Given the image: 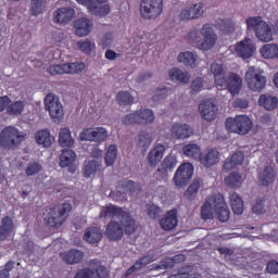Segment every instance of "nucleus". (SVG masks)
<instances>
[{
  "label": "nucleus",
  "instance_id": "4be33fe9",
  "mask_svg": "<svg viewBox=\"0 0 278 278\" xmlns=\"http://www.w3.org/2000/svg\"><path fill=\"white\" fill-rule=\"evenodd\" d=\"M216 195L207 198L201 208V217L203 220H212L214 212H216Z\"/></svg>",
  "mask_w": 278,
  "mask_h": 278
},
{
  "label": "nucleus",
  "instance_id": "f03ea898",
  "mask_svg": "<svg viewBox=\"0 0 278 278\" xmlns=\"http://www.w3.org/2000/svg\"><path fill=\"white\" fill-rule=\"evenodd\" d=\"M100 218H118L128 236L136 232V220H134L131 214L123 210V207L112 204L103 206L100 212Z\"/></svg>",
  "mask_w": 278,
  "mask_h": 278
},
{
  "label": "nucleus",
  "instance_id": "f8f14e48",
  "mask_svg": "<svg viewBox=\"0 0 278 278\" xmlns=\"http://www.w3.org/2000/svg\"><path fill=\"white\" fill-rule=\"evenodd\" d=\"M194 174V167L190 163L181 164L174 175V184L177 188H184L188 186L192 175Z\"/></svg>",
  "mask_w": 278,
  "mask_h": 278
},
{
  "label": "nucleus",
  "instance_id": "0eeeda50",
  "mask_svg": "<svg viewBox=\"0 0 278 278\" xmlns=\"http://www.w3.org/2000/svg\"><path fill=\"white\" fill-rule=\"evenodd\" d=\"M45 108L49 112L53 123H62L64 119V106L60 102V97L48 93L45 98Z\"/></svg>",
  "mask_w": 278,
  "mask_h": 278
},
{
  "label": "nucleus",
  "instance_id": "20e7f679",
  "mask_svg": "<svg viewBox=\"0 0 278 278\" xmlns=\"http://www.w3.org/2000/svg\"><path fill=\"white\" fill-rule=\"evenodd\" d=\"M248 31H254L255 38L260 42H271L273 26H270L262 16L248 17L245 20Z\"/></svg>",
  "mask_w": 278,
  "mask_h": 278
},
{
  "label": "nucleus",
  "instance_id": "423d86ee",
  "mask_svg": "<svg viewBox=\"0 0 278 278\" xmlns=\"http://www.w3.org/2000/svg\"><path fill=\"white\" fill-rule=\"evenodd\" d=\"M71 210H73V206L67 203L54 206L45 218L47 225H49V227H54L55 229H58V227H62Z\"/></svg>",
  "mask_w": 278,
  "mask_h": 278
},
{
  "label": "nucleus",
  "instance_id": "1a4fd4ad",
  "mask_svg": "<svg viewBox=\"0 0 278 278\" xmlns=\"http://www.w3.org/2000/svg\"><path fill=\"white\" fill-rule=\"evenodd\" d=\"M163 10L164 2L162 0H142L140 3L141 16L148 21L157 18Z\"/></svg>",
  "mask_w": 278,
  "mask_h": 278
},
{
  "label": "nucleus",
  "instance_id": "c03bdc74",
  "mask_svg": "<svg viewBox=\"0 0 278 278\" xmlns=\"http://www.w3.org/2000/svg\"><path fill=\"white\" fill-rule=\"evenodd\" d=\"M101 162L92 160L85 162L84 175L85 177H92L97 170H101Z\"/></svg>",
  "mask_w": 278,
  "mask_h": 278
},
{
  "label": "nucleus",
  "instance_id": "680f3d73",
  "mask_svg": "<svg viewBox=\"0 0 278 278\" xmlns=\"http://www.w3.org/2000/svg\"><path fill=\"white\" fill-rule=\"evenodd\" d=\"M78 48L83 51V53L90 55V53L94 51V42L90 40L78 41Z\"/></svg>",
  "mask_w": 278,
  "mask_h": 278
},
{
  "label": "nucleus",
  "instance_id": "864d4df0",
  "mask_svg": "<svg viewBox=\"0 0 278 278\" xmlns=\"http://www.w3.org/2000/svg\"><path fill=\"white\" fill-rule=\"evenodd\" d=\"M23 110H25V103H23V101H16L7 108L8 114L13 116L23 114Z\"/></svg>",
  "mask_w": 278,
  "mask_h": 278
},
{
  "label": "nucleus",
  "instance_id": "7ed1b4c3",
  "mask_svg": "<svg viewBox=\"0 0 278 278\" xmlns=\"http://www.w3.org/2000/svg\"><path fill=\"white\" fill-rule=\"evenodd\" d=\"M29 138L27 130L21 131L16 127L8 126L0 132V147L7 151H14Z\"/></svg>",
  "mask_w": 278,
  "mask_h": 278
},
{
  "label": "nucleus",
  "instance_id": "412c9836",
  "mask_svg": "<svg viewBox=\"0 0 278 278\" xmlns=\"http://www.w3.org/2000/svg\"><path fill=\"white\" fill-rule=\"evenodd\" d=\"M54 23L66 24L75 18V9L60 8L53 13Z\"/></svg>",
  "mask_w": 278,
  "mask_h": 278
},
{
  "label": "nucleus",
  "instance_id": "6e6552de",
  "mask_svg": "<svg viewBox=\"0 0 278 278\" xmlns=\"http://www.w3.org/2000/svg\"><path fill=\"white\" fill-rule=\"evenodd\" d=\"M247 86L252 92H262L266 88V76L255 66L250 67L245 73Z\"/></svg>",
  "mask_w": 278,
  "mask_h": 278
},
{
  "label": "nucleus",
  "instance_id": "4d7b16f0",
  "mask_svg": "<svg viewBox=\"0 0 278 278\" xmlns=\"http://www.w3.org/2000/svg\"><path fill=\"white\" fill-rule=\"evenodd\" d=\"M46 3L47 0H31L30 12L33 16H38V14H42V10Z\"/></svg>",
  "mask_w": 278,
  "mask_h": 278
},
{
  "label": "nucleus",
  "instance_id": "58836bf2",
  "mask_svg": "<svg viewBox=\"0 0 278 278\" xmlns=\"http://www.w3.org/2000/svg\"><path fill=\"white\" fill-rule=\"evenodd\" d=\"M201 188V179L195 178L192 184L185 191V198L187 201H194L197 194H199V189Z\"/></svg>",
  "mask_w": 278,
  "mask_h": 278
},
{
  "label": "nucleus",
  "instance_id": "c756f323",
  "mask_svg": "<svg viewBox=\"0 0 278 278\" xmlns=\"http://www.w3.org/2000/svg\"><path fill=\"white\" fill-rule=\"evenodd\" d=\"M225 84H227V88L232 97L240 94L242 90V78L239 75L230 74Z\"/></svg>",
  "mask_w": 278,
  "mask_h": 278
},
{
  "label": "nucleus",
  "instance_id": "09e8293b",
  "mask_svg": "<svg viewBox=\"0 0 278 278\" xmlns=\"http://www.w3.org/2000/svg\"><path fill=\"white\" fill-rule=\"evenodd\" d=\"M226 186L229 188H239L242 186V175L238 173H231L228 177L225 178Z\"/></svg>",
  "mask_w": 278,
  "mask_h": 278
},
{
  "label": "nucleus",
  "instance_id": "052dcab7",
  "mask_svg": "<svg viewBox=\"0 0 278 278\" xmlns=\"http://www.w3.org/2000/svg\"><path fill=\"white\" fill-rule=\"evenodd\" d=\"M160 166L167 170V173H170V170L177 166V159L173 155H168L164 159Z\"/></svg>",
  "mask_w": 278,
  "mask_h": 278
},
{
  "label": "nucleus",
  "instance_id": "5701e85b",
  "mask_svg": "<svg viewBox=\"0 0 278 278\" xmlns=\"http://www.w3.org/2000/svg\"><path fill=\"white\" fill-rule=\"evenodd\" d=\"M84 240L89 244H99V241L103 240V231L99 227H88L85 229Z\"/></svg>",
  "mask_w": 278,
  "mask_h": 278
},
{
  "label": "nucleus",
  "instance_id": "f257e3e1",
  "mask_svg": "<svg viewBox=\"0 0 278 278\" xmlns=\"http://www.w3.org/2000/svg\"><path fill=\"white\" fill-rule=\"evenodd\" d=\"M187 40L197 45L200 51H210L216 46L218 35H216L211 24H204L201 30L199 28H191L187 34Z\"/></svg>",
  "mask_w": 278,
  "mask_h": 278
},
{
  "label": "nucleus",
  "instance_id": "c9c22d12",
  "mask_svg": "<svg viewBox=\"0 0 278 278\" xmlns=\"http://www.w3.org/2000/svg\"><path fill=\"white\" fill-rule=\"evenodd\" d=\"M261 55L265 60H275L278 59V45L277 43H267L261 48Z\"/></svg>",
  "mask_w": 278,
  "mask_h": 278
},
{
  "label": "nucleus",
  "instance_id": "7c9ffc66",
  "mask_svg": "<svg viewBox=\"0 0 278 278\" xmlns=\"http://www.w3.org/2000/svg\"><path fill=\"white\" fill-rule=\"evenodd\" d=\"M211 73L214 75L215 84L217 86H225L227 84V78H225L226 71L223 64L213 63L210 67Z\"/></svg>",
  "mask_w": 278,
  "mask_h": 278
},
{
  "label": "nucleus",
  "instance_id": "9d476101",
  "mask_svg": "<svg viewBox=\"0 0 278 278\" xmlns=\"http://www.w3.org/2000/svg\"><path fill=\"white\" fill-rule=\"evenodd\" d=\"M110 271L108 267L101 265L98 261H91L89 268L80 269L74 278H108Z\"/></svg>",
  "mask_w": 278,
  "mask_h": 278
},
{
  "label": "nucleus",
  "instance_id": "338daca9",
  "mask_svg": "<svg viewBox=\"0 0 278 278\" xmlns=\"http://www.w3.org/2000/svg\"><path fill=\"white\" fill-rule=\"evenodd\" d=\"M201 88H203V78H195L191 83L192 92H201Z\"/></svg>",
  "mask_w": 278,
  "mask_h": 278
},
{
  "label": "nucleus",
  "instance_id": "8fccbe9b",
  "mask_svg": "<svg viewBox=\"0 0 278 278\" xmlns=\"http://www.w3.org/2000/svg\"><path fill=\"white\" fill-rule=\"evenodd\" d=\"M65 73L70 75H75L77 73H81L86 68V64L84 63H65L63 64Z\"/></svg>",
  "mask_w": 278,
  "mask_h": 278
},
{
  "label": "nucleus",
  "instance_id": "a878e982",
  "mask_svg": "<svg viewBox=\"0 0 278 278\" xmlns=\"http://www.w3.org/2000/svg\"><path fill=\"white\" fill-rule=\"evenodd\" d=\"M14 231V220L10 216L2 217L0 222V240H8Z\"/></svg>",
  "mask_w": 278,
  "mask_h": 278
},
{
  "label": "nucleus",
  "instance_id": "4c0bfd02",
  "mask_svg": "<svg viewBox=\"0 0 278 278\" xmlns=\"http://www.w3.org/2000/svg\"><path fill=\"white\" fill-rule=\"evenodd\" d=\"M153 142V138L147 130H141L137 137V147L138 149H142V151H147L151 143Z\"/></svg>",
  "mask_w": 278,
  "mask_h": 278
},
{
  "label": "nucleus",
  "instance_id": "37998d69",
  "mask_svg": "<svg viewBox=\"0 0 278 278\" xmlns=\"http://www.w3.org/2000/svg\"><path fill=\"white\" fill-rule=\"evenodd\" d=\"M169 77L174 81H180V84H188L190 81V76L188 73H184L177 67H174L169 71Z\"/></svg>",
  "mask_w": 278,
  "mask_h": 278
},
{
  "label": "nucleus",
  "instance_id": "dca6fc26",
  "mask_svg": "<svg viewBox=\"0 0 278 278\" xmlns=\"http://www.w3.org/2000/svg\"><path fill=\"white\" fill-rule=\"evenodd\" d=\"M236 52L240 58H243V60H249V58H252L253 53H255V43H253V39L245 38L240 41L236 46Z\"/></svg>",
  "mask_w": 278,
  "mask_h": 278
},
{
  "label": "nucleus",
  "instance_id": "ea45409f",
  "mask_svg": "<svg viewBox=\"0 0 278 278\" xmlns=\"http://www.w3.org/2000/svg\"><path fill=\"white\" fill-rule=\"evenodd\" d=\"M59 144L61 147H73L75 139L71 136L68 128H62L59 132Z\"/></svg>",
  "mask_w": 278,
  "mask_h": 278
},
{
  "label": "nucleus",
  "instance_id": "a19ab883",
  "mask_svg": "<svg viewBox=\"0 0 278 278\" xmlns=\"http://www.w3.org/2000/svg\"><path fill=\"white\" fill-rule=\"evenodd\" d=\"M258 179L262 186H270V184L275 181V170L273 167H265L264 170L258 175Z\"/></svg>",
  "mask_w": 278,
  "mask_h": 278
},
{
  "label": "nucleus",
  "instance_id": "a211bd4d",
  "mask_svg": "<svg viewBox=\"0 0 278 278\" xmlns=\"http://www.w3.org/2000/svg\"><path fill=\"white\" fill-rule=\"evenodd\" d=\"M199 162L204 168H212V166H216L220 162V152L211 149L200 155Z\"/></svg>",
  "mask_w": 278,
  "mask_h": 278
},
{
  "label": "nucleus",
  "instance_id": "2eb2a0df",
  "mask_svg": "<svg viewBox=\"0 0 278 278\" xmlns=\"http://www.w3.org/2000/svg\"><path fill=\"white\" fill-rule=\"evenodd\" d=\"M77 157V154H75V151L71 149L62 150V153L60 155V166L61 168H68V172L72 174H75L77 170V167H75V160Z\"/></svg>",
  "mask_w": 278,
  "mask_h": 278
},
{
  "label": "nucleus",
  "instance_id": "774afa93",
  "mask_svg": "<svg viewBox=\"0 0 278 278\" xmlns=\"http://www.w3.org/2000/svg\"><path fill=\"white\" fill-rule=\"evenodd\" d=\"M266 270L270 275H277L278 274V262L277 261H269L267 263Z\"/></svg>",
  "mask_w": 278,
  "mask_h": 278
},
{
  "label": "nucleus",
  "instance_id": "3c124183",
  "mask_svg": "<svg viewBox=\"0 0 278 278\" xmlns=\"http://www.w3.org/2000/svg\"><path fill=\"white\" fill-rule=\"evenodd\" d=\"M144 212L150 218H152V220H157V218L162 216V210L153 203L147 204Z\"/></svg>",
  "mask_w": 278,
  "mask_h": 278
},
{
  "label": "nucleus",
  "instance_id": "69168bd1",
  "mask_svg": "<svg viewBox=\"0 0 278 278\" xmlns=\"http://www.w3.org/2000/svg\"><path fill=\"white\" fill-rule=\"evenodd\" d=\"M152 262H153V256L146 255V256L141 257L140 261H137L135 263L136 264L135 268H139V270H140V268L148 266V264H151Z\"/></svg>",
  "mask_w": 278,
  "mask_h": 278
},
{
  "label": "nucleus",
  "instance_id": "13d9d810",
  "mask_svg": "<svg viewBox=\"0 0 278 278\" xmlns=\"http://www.w3.org/2000/svg\"><path fill=\"white\" fill-rule=\"evenodd\" d=\"M219 29L224 34H233L236 31V24L231 20H222L219 22Z\"/></svg>",
  "mask_w": 278,
  "mask_h": 278
},
{
  "label": "nucleus",
  "instance_id": "f704fd0d",
  "mask_svg": "<svg viewBox=\"0 0 278 278\" xmlns=\"http://www.w3.org/2000/svg\"><path fill=\"white\" fill-rule=\"evenodd\" d=\"M244 162V153L242 152H236L231 155V157L227 159L224 163V168L229 172L233 170L236 166H240Z\"/></svg>",
  "mask_w": 278,
  "mask_h": 278
},
{
  "label": "nucleus",
  "instance_id": "e433bc0d",
  "mask_svg": "<svg viewBox=\"0 0 278 278\" xmlns=\"http://www.w3.org/2000/svg\"><path fill=\"white\" fill-rule=\"evenodd\" d=\"M182 153L187 157H191L192 160L201 159V147L197 143H189L182 148Z\"/></svg>",
  "mask_w": 278,
  "mask_h": 278
},
{
  "label": "nucleus",
  "instance_id": "6ab92c4d",
  "mask_svg": "<svg viewBox=\"0 0 278 278\" xmlns=\"http://www.w3.org/2000/svg\"><path fill=\"white\" fill-rule=\"evenodd\" d=\"M200 114L204 121L212 122L218 114V106L214 102L205 101L199 105Z\"/></svg>",
  "mask_w": 278,
  "mask_h": 278
},
{
  "label": "nucleus",
  "instance_id": "ddd939ff",
  "mask_svg": "<svg viewBox=\"0 0 278 278\" xmlns=\"http://www.w3.org/2000/svg\"><path fill=\"white\" fill-rule=\"evenodd\" d=\"M83 141L105 142L108 140V130L103 127L86 128L79 134Z\"/></svg>",
  "mask_w": 278,
  "mask_h": 278
},
{
  "label": "nucleus",
  "instance_id": "603ef678",
  "mask_svg": "<svg viewBox=\"0 0 278 278\" xmlns=\"http://www.w3.org/2000/svg\"><path fill=\"white\" fill-rule=\"evenodd\" d=\"M117 151L118 149L116 148V146H110L108 148L106 154L104 156L106 166H114V162H116Z\"/></svg>",
  "mask_w": 278,
  "mask_h": 278
},
{
  "label": "nucleus",
  "instance_id": "de8ad7c7",
  "mask_svg": "<svg viewBox=\"0 0 278 278\" xmlns=\"http://www.w3.org/2000/svg\"><path fill=\"white\" fill-rule=\"evenodd\" d=\"M252 214H256V216H262L266 213V200L264 198L256 199L252 204Z\"/></svg>",
  "mask_w": 278,
  "mask_h": 278
},
{
  "label": "nucleus",
  "instance_id": "bb28decb",
  "mask_svg": "<svg viewBox=\"0 0 278 278\" xmlns=\"http://www.w3.org/2000/svg\"><path fill=\"white\" fill-rule=\"evenodd\" d=\"M165 151L166 147H164V144H156L148 154V162L150 166H157V164L162 162V157H164Z\"/></svg>",
  "mask_w": 278,
  "mask_h": 278
},
{
  "label": "nucleus",
  "instance_id": "6e6d98bb",
  "mask_svg": "<svg viewBox=\"0 0 278 278\" xmlns=\"http://www.w3.org/2000/svg\"><path fill=\"white\" fill-rule=\"evenodd\" d=\"M116 99L119 105H131V103H134L131 93L127 91H119L116 96Z\"/></svg>",
  "mask_w": 278,
  "mask_h": 278
},
{
  "label": "nucleus",
  "instance_id": "a18cd8bd",
  "mask_svg": "<svg viewBox=\"0 0 278 278\" xmlns=\"http://www.w3.org/2000/svg\"><path fill=\"white\" fill-rule=\"evenodd\" d=\"M178 62H181L186 66H190L191 68H194L197 66V58L194 54L190 51L181 52L178 55Z\"/></svg>",
  "mask_w": 278,
  "mask_h": 278
},
{
  "label": "nucleus",
  "instance_id": "2f4dec72",
  "mask_svg": "<svg viewBox=\"0 0 278 278\" xmlns=\"http://www.w3.org/2000/svg\"><path fill=\"white\" fill-rule=\"evenodd\" d=\"M35 139L37 144H41L46 149H49L53 142H55V138L51 136V132L48 129L39 130L35 134Z\"/></svg>",
  "mask_w": 278,
  "mask_h": 278
},
{
  "label": "nucleus",
  "instance_id": "9b49d317",
  "mask_svg": "<svg viewBox=\"0 0 278 278\" xmlns=\"http://www.w3.org/2000/svg\"><path fill=\"white\" fill-rule=\"evenodd\" d=\"M77 3H81V5H86L89 13L92 16H108L110 14V7L108 4V0H76Z\"/></svg>",
  "mask_w": 278,
  "mask_h": 278
},
{
  "label": "nucleus",
  "instance_id": "cd10ccee",
  "mask_svg": "<svg viewBox=\"0 0 278 278\" xmlns=\"http://www.w3.org/2000/svg\"><path fill=\"white\" fill-rule=\"evenodd\" d=\"M160 225L164 231H173L177 227V211L172 210L167 212L160 220Z\"/></svg>",
  "mask_w": 278,
  "mask_h": 278
},
{
  "label": "nucleus",
  "instance_id": "39448f33",
  "mask_svg": "<svg viewBox=\"0 0 278 278\" xmlns=\"http://www.w3.org/2000/svg\"><path fill=\"white\" fill-rule=\"evenodd\" d=\"M227 131L230 134H239V136H247L253 128V122L247 115H238L235 118L228 117L225 123Z\"/></svg>",
  "mask_w": 278,
  "mask_h": 278
},
{
  "label": "nucleus",
  "instance_id": "5fc2aeb1",
  "mask_svg": "<svg viewBox=\"0 0 278 278\" xmlns=\"http://www.w3.org/2000/svg\"><path fill=\"white\" fill-rule=\"evenodd\" d=\"M40 170H42V164L38 161H35V162L28 163V165L25 169V174L28 177H34V175H38V173H40Z\"/></svg>",
  "mask_w": 278,
  "mask_h": 278
},
{
  "label": "nucleus",
  "instance_id": "72a5a7b5",
  "mask_svg": "<svg viewBox=\"0 0 278 278\" xmlns=\"http://www.w3.org/2000/svg\"><path fill=\"white\" fill-rule=\"evenodd\" d=\"M60 255L66 264L71 265L79 264V262L84 260V252L79 250H70L68 252L61 253Z\"/></svg>",
  "mask_w": 278,
  "mask_h": 278
},
{
  "label": "nucleus",
  "instance_id": "0e129e2a",
  "mask_svg": "<svg viewBox=\"0 0 278 278\" xmlns=\"http://www.w3.org/2000/svg\"><path fill=\"white\" fill-rule=\"evenodd\" d=\"M47 73L50 75H64L65 70H64V64L63 65H50L47 68Z\"/></svg>",
  "mask_w": 278,
  "mask_h": 278
},
{
  "label": "nucleus",
  "instance_id": "4468645a",
  "mask_svg": "<svg viewBox=\"0 0 278 278\" xmlns=\"http://www.w3.org/2000/svg\"><path fill=\"white\" fill-rule=\"evenodd\" d=\"M104 236L111 242H118V240H123V236H125V228H123L118 222L111 220L106 225Z\"/></svg>",
  "mask_w": 278,
  "mask_h": 278
},
{
  "label": "nucleus",
  "instance_id": "e2e57ef3",
  "mask_svg": "<svg viewBox=\"0 0 278 278\" xmlns=\"http://www.w3.org/2000/svg\"><path fill=\"white\" fill-rule=\"evenodd\" d=\"M167 177L168 170L164 169V167H161V165L153 174V179H155L156 181H166Z\"/></svg>",
  "mask_w": 278,
  "mask_h": 278
},
{
  "label": "nucleus",
  "instance_id": "393cba45",
  "mask_svg": "<svg viewBox=\"0 0 278 278\" xmlns=\"http://www.w3.org/2000/svg\"><path fill=\"white\" fill-rule=\"evenodd\" d=\"M75 33L76 36H80V38H84V36H88L90 31H92V21L86 17L78 18L75 24Z\"/></svg>",
  "mask_w": 278,
  "mask_h": 278
},
{
  "label": "nucleus",
  "instance_id": "aec40b11",
  "mask_svg": "<svg viewBox=\"0 0 278 278\" xmlns=\"http://www.w3.org/2000/svg\"><path fill=\"white\" fill-rule=\"evenodd\" d=\"M215 214L220 223H227L229 220V207L220 193L216 194Z\"/></svg>",
  "mask_w": 278,
  "mask_h": 278
},
{
  "label": "nucleus",
  "instance_id": "b1692460",
  "mask_svg": "<svg viewBox=\"0 0 278 278\" xmlns=\"http://www.w3.org/2000/svg\"><path fill=\"white\" fill-rule=\"evenodd\" d=\"M192 127L188 124H176L172 128V136L177 140H186L192 136Z\"/></svg>",
  "mask_w": 278,
  "mask_h": 278
},
{
  "label": "nucleus",
  "instance_id": "79ce46f5",
  "mask_svg": "<svg viewBox=\"0 0 278 278\" xmlns=\"http://www.w3.org/2000/svg\"><path fill=\"white\" fill-rule=\"evenodd\" d=\"M232 212L237 215H240L244 212V202L238 193L230 194Z\"/></svg>",
  "mask_w": 278,
  "mask_h": 278
},
{
  "label": "nucleus",
  "instance_id": "f3484780",
  "mask_svg": "<svg viewBox=\"0 0 278 278\" xmlns=\"http://www.w3.org/2000/svg\"><path fill=\"white\" fill-rule=\"evenodd\" d=\"M205 10L203 9V3L193 4L191 8L184 9L179 16L180 21H194L201 18Z\"/></svg>",
  "mask_w": 278,
  "mask_h": 278
},
{
  "label": "nucleus",
  "instance_id": "c85d7f7f",
  "mask_svg": "<svg viewBox=\"0 0 278 278\" xmlns=\"http://www.w3.org/2000/svg\"><path fill=\"white\" fill-rule=\"evenodd\" d=\"M181 262H186V255L177 254L172 258H165L161 261L156 266H154V270H166L168 268H175V264H181Z\"/></svg>",
  "mask_w": 278,
  "mask_h": 278
},
{
  "label": "nucleus",
  "instance_id": "473e14b6",
  "mask_svg": "<svg viewBox=\"0 0 278 278\" xmlns=\"http://www.w3.org/2000/svg\"><path fill=\"white\" fill-rule=\"evenodd\" d=\"M258 104L268 112H273V110H277L278 99L277 97L268 93L261 94L258 99Z\"/></svg>",
  "mask_w": 278,
  "mask_h": 278
},
{
  "label": "nucleus",
  "instance_id": "bf43d9fd",
  "mask_svg": "<svg viewBox=\"0 0 278 278\" xmlns=\"http://www.w3.org/2000/svg\"><path fill=\"white\" fill-rule=\"evenodd\" d=\"M122 123L124 125H136V123L140 125V115L138 111L127 114L125 117L122 118Z\"/></svg>",
  "mask_w": 278,
  "mask_h": 278
},
{
  "label": "nucleus",
  "instance_id": "49530a36",
  "mask_svg": "<svg viewBox=\"0 0 278 278\" xmlns=\"http://www.w3.org/2000/svg\"><path fill=\"white\" fill-rule=\"evenodd\" d=\"M139 123L140 125H149L155 121V115L153 114V111L149 109L139 110Z\"/></svg>",
  "mask_w": 278,
  "mask_h": 278
}]
</instances>
